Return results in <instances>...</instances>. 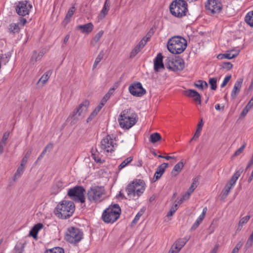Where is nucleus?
<instances>
[{"label":"nucleus","instance_id":"f257e3e1","mask_svg":"<svg viewBox=\"0 0 253 253\" xmlns=\"http://www.w3.org/2000/svg\"><path fill=\"white\" fill-rule=\"evenodd\" d=\"M75 210V206L73 202L63 200L57 205L54 213L58 218L67 219L72 216Z\"/></svg>","mask_w":253,"mask_h":253},{"label":"nucleus","instance_id":"f03ea898","mask_svg":"<svg viewBox=\"0 0 253 253\" xmlns=\"http://www.w3.org/2000/svg\"><path fill=\"white\" fill-rule=\"evenodd\" d=\"M187 45V41L184 38L180 36H174L168 40L167 48L173 54H179L185 50Z\"/></svg>","mask_w":253,"mask_h":253},{"label":"nucleus","instance_id":"7ed1b4c3","mask_svg":"<svg viewBox=\"0 0 253 253\" xmlns=\"http://www.w3.org/2000/svg\"><path fill=\"white\" fill-rule=\"evenodd\" d=\"M145 183L143 180L136 179L129 184L126 188L127 199H134L139 197L145 191Z\"/></svg>","mask_w":253,"mask_h":253},{"label":"nucleus","instance_id":"20e7f679","mask_svg":"<svg viewBox=\"0 0 253 253\" xmlns=\"http://www.w3.org/2000/svg\"><path fill=\"white\" fill-rule=\"evenodd\" d=\"M136 114L130 109H125L121 112L118 118L120 126L124 129H129L136 123Z\"/></svg>","mask_w":253,"mask_h":253},{"label":"nucleus","instance_id":"39448f33","mask_svg":"<svg viewBox=\"0 0 253 253\" xmlns=\"http://www.w3.org/2000/svg\"><path fill=\"white\" fill-rule=\"evenodd\" d=\"M121 209L118 204L110 205L103 212V220L107 223H113L120 217Z\"/></svg>","mask_w":253,"mask_h":253},{"label":"nucleus","instance_id":"423d86ee","mask_svg":"<svg viewBox=\"0 0 253 253\" xmlns=\"http://www.w3.org/2000/svg\"><path fill=\"white\" fill-rule=\"evenodd\" d=\"M169 10L174 17L182 18L186 16L188 12L187 4L184 0H174L169 6Z\"/></svg>","mask_w":253,"mask_h":253},{"label":"nucleus","instance_id":"0eeeda50","mask_svg":"<svg viewBox=\"0 0 253 253\" xmlns=\"http://www.w3.org/2000/svg\"><path fill=\"white\" fill-rule=\"evenodd\" d=\"M105 194L103 186H92L87 191V198L90 202L98 203L103 200Z\"/></svg>","mask_w":253,"mask_h":253},{"label":"nucleus","instance_id":"6e6552de","mask_svg":"<svg viewBox=\"0 0 253 253\" xmlns=\"http://www.w3.org/2000/svg\"><path fill=\"white\" fill-rule=\"evenodd\" d=\"M83 238V233L78 228L73 227L68 229L65 235L66 240L71 244H77Z\"/></svg>","mask_w":253,"mask_h":253},{"label":"nucleus","instance_id":"1a4fd4ad","mask_svg":"<svg viewBox=\"0 0 253 253\" xmlns=\"http://www.w3.org/2000/svg\"><path fill=\"white\" fill-rule=\"evenodd\" d=\"M84 188L81 186H76L68 191L67 195L75 201L82 203L85 202Z\"/></svg>","mask_w":253,"mask_h":253},{"label":"nucleus","instance_id":"9d476101","mask_svg":"<svg viewBox=\"0 0 253 253\" xmlns=\"http://www.w3.org/2000/svg\"><path fill=\"white\" fill-rule=\"evenodd\" d=\"M100 146L104 152H112L117 147L116 140L113 136L108 135L101 140Z\"/></svg>","mask_w":253,"mask_h":253},{"label":"nucleus","instance_id":"9b49d317","mask_svg":"<svg viewBox=\"0 0 253 253\" xmlns=\"http://www.w3.org/2000/svg\"><path fill=\"white\" fill-rule=\"evenodd\" d=\"M32 8V5L29 1L22 0L18 2L15 6L16 13L20 16L28 15Z\"/></svg>","mask_w":253,"mask_h":253},{"label":"nucleus","instance_id":"f8f14e48","mask_svg":"<svg viewBox=\"0 0 253 253\" xmlns=\"http://www.w3.org/2000/svg\"><path fill=\"white\" fill-rule=\"evenodd\" d=\"M166 66L170 70L179 71H182L184 68L185 63L183 59L177 57L169 59L166 63Z\"/></svg>","mask_w":253,"mask_h":253},{"label":"nucleus","instance_id":"ddd939ff","mask_svg":"<svg viewBox=\"0 0 253 253\" xmlns=\"http://www.w3.org/2000/svg\"><path fill=\"white\" fill-rule=\"evenodd\" d=\"M128 90L131 95L136 97H141L146 93L145 89L139 82L131 84L128 87Z\"/></svg>","mask_w":253,"mask_h":253},{"label":"nucleus","instance_id":"4468645a","mask_svg":"<svg viewBox=\"0 0 253 253\" xmlns=\"http://www.w3.org/2000/svg\"><path fill=\"white\" fill-rule=\"evenodd\" d=\"M27 22L25 18L20 17L19 19V23H12L7 27V32L13 35L18 34L21 30V27H23Z\"/></svg>","mask_w":253,"mask_h":253},{"label":"nucleus","instance_id":"2eb2a0df","mask_svg":"<svg viewBox=\"0 0 253 253\" xmlns=\"http://www.w3.org/2000/svg\"><path fill=\"white\" fill-rule=\"evenodd\" d=\"M89 105V102L87 100H84L81 103L76 109L73 112V116L76 117L77 119H79L76 116L78 115L81 118H84L86 115Z\"/></svg>","mask_w":253,"mask_h":253},{"label":"nucleus","instance_id":"dca6fc26","mask_svg":"<svg viewBox=\"0 0 253 253\" xmlns=\"http://www.w3.org/2000/svg\"><path fill=\"white\" fill-rule=\"evenodd\" d=\"M205 6L212 13L219 12L222 8V4L219 0H208Z\"/></svg>","mask_w":253,"mask_h":253},{"label":"nucleus","instance_id":"f3484780","mask_svg":"<svg viewBox=\"0 0 253 253\" xmlns=\"http://www.w3.org/2000/svg\"><path fill=\"white\" fill-rule=\"evenodd\" d=\"M162 53H159L157 55L154 60V69L157 72H160L165 68Z\"/></svg>","mask_w":253,"mask_h":253},{"label":"nucleus","instance_id":"a211bd4d","mask_svg":"<svg viewBox=\"0 0 253 253\" xmlns=\"http://www.w3.org/2000/svg\"><path fill=\"white\" fill-rule=\"evenodd\" d=\"M183 94L187 97L193 98L194 101L201 105V96L196 90L191 89H187L183 91Z\"/></svg>","mask_w":253,"mask_h":253},{"label":"nucleus","instance_id":"6ab92c4d","mask_svg":"<svg viewBox=\"0 0 253 253\" xmlns=\"http://www.w3.org/2000/svg\"><path fill=\"white\" fill-rule=\"evenodd\" d=\"M94 25L91 23H87L83 25H79L76 27V29L85 35H88L91 33L94 29Z\"/></svg>","mask_w":253,"mask_h":253},{"label":"nucleus","instance_id":"aec40b11","mask_svg":"<svg viewBox=\"0 0 253 253\" xmlns=\"http://www.w3.org/2000/svg\"><path fill=\"white\" fill-rule=\"evenodd\" d=\"M243 82V79L240 78L238 79L237 81L235 82L231 93V96L232 99L236 98L238 94L240 91Z\"/></svg>","mask_w":253,"mask_h":253},{"label":"nucleus","instance_id":"412c9836","mask_svg":"<svg viewBox=\"0 0 253 253\" xmlns=\"http://www.w3.org/2000/svg\"><path fill=\"white\" fill-rule=\"evenodd\" d=\"M110 9V3L106 0L103 7L97 17L98 22L103 20L107 15Z\"/></svg>","mask_w":253,"mask_h":253},{"label":"nucleus","instance_id":"4be33fe9","mask_svg":"<svg viewBox=\"0 0 253 253\" xmlns=\"http://www.w3.org/2000/svg\"><path fill=\"white\" fill-rule=\"evenodd\" d=\"M235 54H232L230 51H228L224 54H219L217 56V58L220 60L223 59H232L237 56L240 53V50L238 49H236V50H235Z\"/></svg>","mask_w":253,"mask_h":253},{"label":"nucleus","instance_id":"5701e85b","mask_svg":"<svg viewBox=\"0 0 253 253\" xmlns=\"http://www.w3.org/2000/svg\"><path fill=\"white\" fill-rule=\"evenodd\" d=\"M207 211V207H205L202 211V213L199 215L198 218L197 219L196 221L194 222L193 225L191 227L192 230H195L200 225V224L202 222L203 219H204L206 214Z\"/></svg>","mask_w":253,"mask_h":253},{"label":"nucleus","instance_id":"b1692460","mask_svg":"<svg viewBox=\"0 0 253 253\" xmlns=\"http://www.w3.org/2000/svg\"><path fill=\"white\" fill-rule=\"evenodd\" d=\"M43 227V224L42 223H39L36 224L30 230L29 235L34 239H37L38 232Z\"/></svg>","mask_w":253,"mask_h":253},{"label":"nucleus","instance_id":"393cba45","mask_svg":"<svg viewBox=\"0 0 253 253\" xmlns=\"http://www.w3.org/2000/svg\"><path fill=\"white\" fill-rule=\"evenodd\" d=\"M52 74V71L48 70L45 73H44L43 75L41 77V78L38 81L37 84H41L42 86L45 84L49 79L50 78L51 75Z\"/></svg>","mask_w":253,"mask_h":253},{"label":"nucleus","instance_id":"a878e982","mask_svg":"<svg viewBox=\"0 0 253 253\" xmlns=\"http://www.w3.org/2000/svg\"><path fill=\"white\" fill-rule=\"evenodd\" d=\"M43 54L44 53L43 52H37L36 51H34L32 52V56L30 59L31 63L34 64L36 62L41 60Z\"/></svg>","mask_w":253,"mask_h":253},{"label":"nucleus","instance_id":"bb28decb","mask_svg":"<svg viewBox=\"0 0 253 253\" xmlns=\"http://www.w3.org/2000/svg\"><path fill=\"white\" fill-rule=\"evenodd\" d=\"M103 107V105L99 103V104L96 107H95V108L93 110V111L91 112L89 116L87 119V123H89V122L92 121L97 115V114L100 111Z\"/></svg>","mask_w":253,"mask_h":253},{"label":"nucleus","instance_id":"cd10ccee","mask_svg":"<svg viewBox=\"0 0 253 253\" xmlns=\"http://www.w3.org/2000/svg\"><path fill=\"white\" fill-rule=\"evenodd\" d=\"M184 167V164L182 162H179L176 164L173 167L172 171L171 174L173 176H177L181 171Z\"/></svg>","mask_w":253,"mask_h":253},{"label":"nucleus","instance_id":"c85d7f7f","mask_svg":"<svg viewBox=\"0 0 253 253\" xmlns=\"http://www.w3.org/2000/svg\"><path fill=\"white\" fill-rule=\"evenodd\" d=\"M64 187V184L61 180H58L55 182L52 187V193L56 194L59 193Z\"/></svg>","mask_w":253,"mask_h":253},{"label":"nucleus","instance_id":"c756f323","mask_svg":"<svg viewBox=\"0 0 253 253\" xmlns=\"http://www.w3.org/2000/svg\"><path fill=\"white\" fill-rule=\"evenodd\" d=\"M187 240L185 239H179L177 240L172 246L177 250L178 252L180 251L183 247L185 245Z\"/></svg>","mask_w":253,"mask_h":253},{"label":"nucleus","instance_id":"7c9ffc66","mask_svg":"<svg viewBox=\"0 0 253 253\" xmlns=\"http://www.w3.org/2000/svg\"><path fill=\"white\" fill-rule=\"evenodd\" d=\"M115 89L114 87L111 88L107 92V93L102 98L99 103L104 106L113 93Z\"/></svg>","mask_w":253,"mask_h":253},{"label":"nucleus","instance_id":"2f4dec72","mask_svg":"<svg viewBox=\"0 0 253 253\" xmlns=\"http://www.w3.org/2000/svg\"><path fill=\"white\" fill-rule=\"evenodd\" d=\"M245 21L251 27H253V10L247 13L245 17Z\"/></svg>","mask_w":253,"mask_h":253},{"label":"nucleus","instance_id":"473e14b6","mask_svg":"<svg viewBox=\"0 0 253 253\" xmlns=\"http://www.w3.org/2000/svg\"><path fill=\"white\" fill-rule=\"evenodd\" d=\"M242 171L240 170H238L235 172V173L232 176L231 178L229 180V181L227 183L228 184L234 186L235 184L236 183V181L238 180L239 177L240 176L241 174Z\"/></svg>","mask_w":253,"mask_h":253},{"label":"nucleus","instance_id":"72a5a7b5","mask_svg":"<svg viewBox=\"0 0 253 253\" xmlns=\"http://www.w3.org/2000/svg\"><path fill=\"white\" fill-rule=\"evenodd\" d=\"M203 125L204 123L203 122V120L201 119L197 125L196 131L191 140H192L194 138H197L200 136Z\"/></svg>","mask_w":253,"mask_h":253},{"label":"nucleus","instance_id":"f704fd0d","mask_svg":"<svg viewBox=\"0 0 253 253\" xmlns=\"http://www.w3.org/2000/svg\"><path fill=\"white\" fill-rule=\"evenodd\" d=\"M161 139V135L158 132L153 133L150 136V141L153 144L160 141Z\"/></svg>","mask_w":253,"mask_h":253},{"label":"nucleus","instance_id":"c9c22d12","mask_svg":"<svg viewBox=\"0 0 253 253\" xmlns=\"http://www.w3.org/2000/svg\"><path fill=\"white\" fill-rule=\"evenodd\" d=\"M194 85L198 88L201 90L207 88L208 84L206 81L199 80L194 84Z\"/></svg>","mask_w":253,"mask_h":253},{"label":"nucleus","instance_id":"e433bc0d","mask_svg":"<svg viewBox=\"0 0 253 253\" xmlns=\"http://www.w3.org/2000/svg\"><path fill=\"white\" fill-rule=\"evenodd\" d=\"M76 11V8L74 6L71 7L69 10H68L67 13L66 15V16L64 19V21L67 23H68L73 14H74Z\"/></svg>","mask_w":253,"mask_h":253},{"label":"nucleus","instance_id":"4c0bfd02","mask_svg":"<svg viewBox=\"0 0 253 253\" xmlns=\"http://www.w3.org/2000/svg\"><path fill=\"white\" fill-rule=\"evenodd\" d=\"M133 160V157L130 156L125 160H124L118 166V169L119 170H121L122 169L125 168L126 166L128 165V164Z\"/></svg>","mask_w":253,"mask_h":253},{"label":"nucleus","instance_id":"58836bf2","mask_svg":"<svg viewBox=\"0 0 253 253\" xmlns=\"http://www.w3.org/2000/svg\"><path fill=\"white\" fill-rule=\"evenodd\" d=\"M149 40L150 37H149L146 36L144 37L136 45V46L141 51Z\"/></svg>","mask_w":253,"mask_h":253},{"label":"nucleus","instance_id":"ea45409f","mask_svg":"<svg viewBox=\"0 0 253 253\" xmlns=\"http://www.w3.org/2000/svg\"><path fill=\"white\" fill-rule=\"evenodd\" d=\"M149 40L150 37H149L146 36L144 37L136 45V46L141 51Z\"/></svg>","mask_w":253,"mask_h":253},{"label":"nucleus","instance_id":"a19ab883","mask_svg":"<svg viewBox=\"0 0 253 253\" xmlns=\"http://www.w3.org/2000/svg\"><path fill=\"white\" fill-rule=\"evenodd\" d=\"M104 34V31L103 30H100L99 31L93 38L92 41L91 42V43H98L100 40L101 37H102Z\"/></svg>","mask_w":253,"mask_h":253},{"label":"nucleus","instance_id":"79ce46f5","mask_svg":"<svg viewBox=\"0 0 253 253\" xmlns=\"http://www.w3.org/2000/svg\"><path fill=\"white\" fill-rule=\"evenodd\" d=\"M45 253H64V251L62 248L55 247L51 249L47 250Z\"/></svg>","mask_w":253,"mask_h":253},{"label":"nucleus","instance_id":"37998d69","mask_svg":"<svg viewBox=\"0 0 253 253\" xmlns=\"http://www.w3.org/2000/svg\"><path fill=\"white\" fill-rule=\"evenodd\" d=\"M233 187V186L227 183L225 186L224 190L222 192V196L224 198H226L229 193L231 189Z\"/></svg>","mask_w":253,"mask_h":253},{"label":"nucleus","instance_id":"c03bdc74","mask_svg":"<svg viewBox=\"0 0 253 253\" xmlns=\"http://www.w3.org/2000/svg\"><path fill=\"white\" fill-rule=\"evenodd\" d=\"M179 204L177 203H175L170 208V211L168 212L167 216L168 217H170L173 215V214L175 213V212L178 209V205Z\"/></svg>","mask_w":253,"mask_h":253},{"label":"nucleus","instance_id":"a18cd8bd","mask_svg":"<svg viewBox=\"0 0 253 253\" xmlns=\"http://www.w3.org/2000/svg\"><path fill=\"white\" fill-rule=\"evenodd\" d=\"M217 79L215 78H210L209 79V84L211 86V88L212 90H215L217 88Z\"/></svg>","mask_w":253,"mask_h":253},{"label":"nucleus","instance_id":"49530a36","mask_svg":"<svg viewBox=\"0 0 253 253\" xmlns=\"http://www.w3.org/2000/svg\"><path fill=\"white\" fill-rule=\"evenodd\" d=\"M250 219V215H246L243 218H242L239 221L238 226L239 227L242 228L243 226L247 223L248 221Z\"/></svg>","mask_w":253,"mask_h":253},{"label":"nucleus","instance_id":"de8ad7c7","mask_svg":"<svg viewBox=\"0 0 253 253\" xmlns=\"http://www.w3.org/2000/svg\"><path fill=\"white\" fill-rule=\"evenodd\" d=\"M168 165H169L168 163H163L162 164L159 166V167L157 169V171L163 175L166 169L168 168Z\"/></svg>","mask_w":253,"mask_h":253},{"label":"nucleus","instance_id":"09e8293b","mask_svg":"<svg viewBox=\"0 0 253 253\" xmlns=\"http://www.w3.org/2000/svg\"><path fill=\"white\" fill-rule=\"evenodd\" d=\"M23 170H24V169L22 168V167H19L17 169L16 172L15 173L14 176H13V180L14 181H15L17 178H19L21 176L22 173L23 172Z\"/></svg>","mask_w":253,"mask_h":253},{"label":"nucleus","instance_id":"8fccbe9b","mask_svg":"<svg viewBox=\"0 0 253 253\" xmlns=\"http://www.w3.org/2000/svg\"><path fill=\"white\" fill-rule=\"evenodd\" d=\"M103 57V54L100 53L98 55L97 57L96 58L94 63L93 65V69H94L96 68L98 64L99 63V62L101 61Z\"/></svg>","mask_w":253,"mask_h":253},{"label":"nucleus","instance_id":"3c124183","mask_svg":"<svg viewBox=\"0 0 253 253\" xmlns=\"http://www.w3.org/2000/svg\"><path fill=\"white\" fill-rule=\"evenodd\" d=\"M9 134L10 133L8 131H6L3 134L2 139L0 141V144L5 145H6L7 140L9 136Z\"/></svg>","mask_w":253,"mask_h":253},{"label":"nucleus","instance_id":"603ef678","mask_svg":"<svg viewBox=\"0 0 253 253\" xmlns=\"http://www.w3.org/2000/svg\"><path fill=\"white\" fill-rule=\"evenodd\" d=\"M140 50L135 46L132 50L131 51L129 57L130 58H133L135 57L139 52Z\"/></svg>","mask_w":253,"mask_h":253},{"label":"nucleus","instance_id":"864d4df0","mask_svg":"<svg viewBox=\"0 0 253 253\" xmlns=\"http://www.w3.org/2000/svg\"><path fill=\"white\" fill-rule=\"evenodd\" d=\"M245 147L246 144H244L235 151L233 156L236 157L240 155L243 152Z\"/></svg>","mask_w":253,"mask_h":253},{"label":"nucleus","instance_id":"5fc2aeb1","mask_svg":"<svg viewBox=\"0 0 253 253\" xmlns=\"http://www.w3.org/2000/svg\"><path fill=\"white\" fill-rule=\"evenodd\" d=\"M233 67V64L229 62H226L223 63L222 65V68L227 70H230Z\"/></svg>","mask_w":253,"mask_h":253},{"label":"nucleus","instance_id":"6e6d98bb","mask_svg":"<svg viewBox=\"0 0 253 253\" xmlns=\"http://www.w3.org/2000/svg\"><path fill=\"white\" fill-rule=\"evenodd\" d=\"M231 75H228V76H225V78H224V80H223L221 84V87H224V86H225L226 85V84H227V83L230 81V80L231 79Z\"/></svg>","mask_w":253,"mask_h":253},{"label":"nucleus","instance_id":"4d7b16f0","mask_svg":"<svg viewBox=\"0 0 253 253\" xmlns=\"http://www.w3.org/2000/svg\"><path fill=\"white\" fill-rule=\"evenodd\" d=\"M198 184V179L197 178H195L193 180L192 183L191 184L190 188L191 189H193V190H194L196 189V188L197 187Z\"/></svg>","mask_w":253,"mask_h":253},{"label":"nucleus","instance_id":"13d9d810","mask_svg":"<svg viewBox=\"0 0 253 253\" xmlns=\"http://www.w3.org/2000/svg\"><path fill=\"white\" fill-rule=\"evenodd\" d=\"M190 195H189V194H187V193H186L182 197V198L180 199L179 200H178L177 203L179 204V205H180L183 201H186L187 200H188L189 198H190Z\"/></svg>","mask_w":253,"mask_h":253},{"label":"nucleus","instance_id":"bf43d9fd","mask_svg":"<svg viewBox=\"0 0 253 253\" xmlns=\"http://www.w3.org/2000/svg\"><path fill=\"white\" fill-rule=\"evenodd\" d=\"M49 147V145H47L45 148H44V149L42 151V153L40 154V155L38 157V159H37V161H40V160H41L42 159V158L44 156V155H45V154L46 153V151H47V148Z\"/></svg>","mask_w":253,"mask_h":253},{"label":"nucleus","instance_id":"052dcab7","mask_svg":"<svg viewBox=\"0 0 253 253\" xmlns=\"http://www.w3.org/2000/svg\"><path fill=\"white\" fill-rule=\"evenodd\" d=\"M253 107V97L252 98V99L248 103V104L246 106L245 108L250 111Z\"/></svg>","mask_w":253,"mask_h":253},{"label":"nucleus","instance_id":"680f3d73","mask_svg":"<svg viewBox=\"0 0 253 253\" xmlns=\"http://www.w3.org/2000/svg\"><path fill=\"white\" fill-rule=\"evenodd\" d=\"M141 214L140 213H138L134 217L133 220H132V223L135 224L139 220L140 216H141Z\"/></svg>","mask_w":253,"mask_h":253},{"label":"nucleus","instance_id":"e2e57ef3","mask_svg":"<svg viewBox=\"0 0 253 253\" xmlns=\"http://www.w3.org/2000/svg\"><path fill=\"white\" fill-rule=\"evenodd\" d=\"M219 248V245L216 244L214 248L211 251L210 253H216Z\"/></svg>","mask_w":253,"mask_h":253},{"label":"nucleus","instance_id":"0e129e2a","mask_svg":"<svg viewBox=\"0 0 253 253\" xmlns=\"http://www.w3.org/2000/svg\"><path fill=\"white\" fill-rule=\"evenodd\" d=\"M162 175V174H161V173H159L158 171L156 170L154 174V178L156 179V180H157L160 178Z\"/></svg>","mask_w":253,"mask_h":253},{"label":"nucleus","instance_id":"69168bd1","mask_svg":"<svg viewBox=\"0 0 253 253\" xmlns=\"http://www.w3.org/2000/svg\"><path fill=\"white\" fill-rule=\"evenodd\" d=\"M27 161L28 159H27L26 158L24 157L21 161V163L20 167H22V168L24 169L25 165L26 164L27 162Z\"/></svg>","mask_w":253,"mask_h":253},{"label":"nucleus","instance_id":"338daca9","mask_svg":"<svg viewBox=\"0 0 253 253\" xmlns=\"http://www.w3.org/2000/svg\"><path fill=\"white\" fill-rule=\"evenodd\" d=\"M158 157L159 158H164L167 160L175 159V157L174 156H162V155H159Z\"/></svg>","mask_w":253,"mask_h":253},{"label":"nucleus","instance_id":"774afa93","mask_svg":"<svg viewBox=\"0 0 253 253\" xmlns=\"http://www.w3.org/2000/svg\"><path fill=\"white\" fill-rule=\"evenodd\" d=\"M178 252L177 250L175 249V248H173V246H172L169 253H178Z\"/></svg>","mask_w":253,"mask_h":253}]
</instances>
